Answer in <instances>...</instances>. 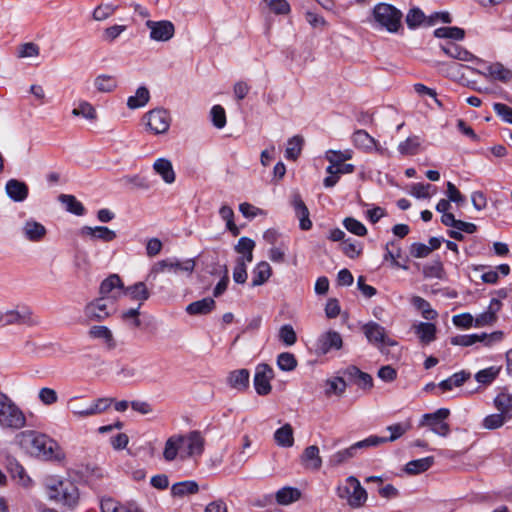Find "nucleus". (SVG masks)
Here are the masks:
<instances>
[{
    "label": "nucleus",
    "instance_id": "17",
    "mask_svg": "<svg viewBox=\"0 0 512 512\" xmlns=\"http://www.w3.org/2000/svg\"><path fill=\"white\" fill-rule=\"evenodd\" d=\"M343 376L352 384L361 389H371L373 379L370 374L361 371L358 367L351 365L342 371Z\"/></svg>",
    "mask_w": 512,
    "mask_h": 512
},
{
    "label": "nucleus",
    "instance_id": "57",
    "mask_svg": "<svg viewBox=\"0 0 512 512\" xmlns=\"http://www.w3.org/2000/svg\"><path fill=\"white\" fill-rule=\"evenodd\" d=\"M277 365L282 371H292L297 367V360L294 354L283 352L277 357Z\"/></svg>",
    "mask_w": 512,
    "mask_h": 512
},
{
    "label": "nucleus",
    "instance_id": "21",
    "mask_svg": "<svg viewBox=\"0 0 512 512\" xmlns=\"http://www.w3.org/2000/svg\"><path fill=\"white\" fill-rule=\"evenodd\" d=\"M342 347V337L336 331H328L320 336L317 342V350L322 354H327L331 349H340Z\"/></svg>",
    "mask_w": 512,
    "mask_h": 512
},
{
    "label": "nucleus",
    "instance_id": "2",
    "mask_svg": "<svg viewBox=\"0 0 512 512\" xmlns=\"http://www.w3.org/2000/svg\"><path fill=\"white\" fill-rule=\"evenodd\" d=\"M26 441L30 443V453L46 460H60L63 457L58 444L45 434L34 431L22 433Z\"/></svg>",
    "mask_w": 512,
    "mask_h": 512
},
{
    "label": "nucleus",
    "instance_id": "5",
    "mask_svg": "<svg viewBox=\"0 0 512 512\" xmlns=\"http://www.w3.org/2000/svg\"><path fill=\"white\" fill-rule=\"evenodd\" d=\"M195 268V261L193 259H188L184 262H180L178 260L164 259L155 263L150 272L148 273L146 280L154 281L158 274L163 273L165 271L178 273L180 271L192 273Z\"/></svg>",
    "mask_w": 512,
    "mask_h": 512
},
{
    "label": "nucleus",
    "instance_id": "45",
    "mask_svg": "<svg viewBox=\"0 0 512 512\" xmlns=\"http://www.w3.org/2000/svg\"><path fill=\"white\" fill-rule=\"evenodd\" d=\"M59 201L66 206L67 211L75 215L82 216L85 213L84 206L73 195L61 194Z\"/></svg>",
    "mask_w": 512,
    "mask_h": 512
},
{
    "label": "nucleus",
    "instance_id": "26",
    "mask_svg": "<svg viewBox=\"0 0 512 512\" xmlns=\"http://www.w3.org/2000/svg\"><path fill=\"white\" fill-rule=\"evenodd\" d=\"M123 295L128 296L131 300L139 302V307L149 299L150 291L145 282H136L133 285L124 287Z\"/></svg>",
    "mask_w": 512,
    "mask_h": 512
},
{
    "label": "nucleus",
    "instance_id": "10",
    "mask_svg": "<svg viewBox=\"0 0 512 512\" xmlns=\"http://www.w3.org/2000/svg\"><path fill=\"white\" fill-rule=\"evenodd\" d=\"M1 322L4 325H37L32 310L28 306H17L15 309L2 312Z\"/></svg>",
    "mask_w": 512,
    "mask_h": 512
},
{
    "label": "nucleus",
    "instance_id": "39",
    "mask_svg": "<svg viewBox=\"0 0 512 512\" xmlns=\"http://www.w3.org/2000/svg\"><path fill=\"white\" fill-rule=\"evenodd\" d=\"M496 409L505 414L509 419L512 418V394L503 391L494 399Z\"/></svg>",
    "mask_w": 512,
    "mask_h": 512
},
{
    "label": "nucleus",
    "instance_id": "34",
    "mask_svg": "<svg viewBox=\"0 0 512 512\" xmlns=\"http://www.w3.org/2000/svg\"><path fill=\"white\" fill-rule=\"evenodd\" d=\"M272 269L269 263L262 261L252 271L251 285L253 287L264 284L271 276Z\"/></svg>",
    "mask_w": 512,
    "mask_h": 512
},
{
    "label": "nucleus",
    "instance_id": "60",
    "mask_svg": "<svg viewBox=\"0 0 512 512\" xmlns=\"http://www.w3.org/2000/svg\"><path fill=\"white\" fill-rule=\"evenodd\" d=\"M444 274L443 264L439 260H435L430 264H427L423 268V275L426 278H438L441 279Z\"/></svg>",
    "mask_w": 512,
    "mask_h": 512
},
{
    "label": "nucleus",
    "instance_id": "25",
    "mask_svg": "<svg viewBox=\"0 0 512 512\" xmlns=\"http://www.w3.org/2000/svg\"><path fill=\"white\" fill-rule=\"evenodd\" d=\"M474 71L485 77H491L501 82H509L512 79V71L499 62L489 65L485 72L476 69Z\"/></svg>",
    "mask_w": 512,
    "mask_h": 512
},
{
    "label": "nucleus",
    "instance_id": "19",
    "mask_svg": "<svg viewBox=\"0 0 512 512\" xmlns=\"http://www.w3.org/2000/svg\"><path fill=\"white\" fill-rule=\"evenodd\" d=\"M291 205L293 206L294 212L299 219L300 228L304 231L310 230L312 227V221L309 218L310 213L299 193L293 194Z\"/></svg>",
    "mask_w": 512,
    "mask_h": 512
},
{
    "label": "nucleus",
    "instance_id": "20",
    "mask_svg": "<svg viewBox=\"0 0 512 512\" xmlns=\"http://www.w3.org/2000/svg\"><path fill=\"white\" fill-rule=\"evenodd\" d=\"M226 382L232 389L244 392L249 388L250 373L244 368L233 370L228 374Z\"/></svg>",
    "mask_w": 512,
    "mask_h": 512
},
{
    "label": "nucleus",
    "instance_id": "6",
    "mask_svg": "<svg viewBox=\"0 0 512 512\" xmlns=\"http://www.w3.org/2000/svg\"><path fill=\"white\" fill-rule=\"evenodd\" d=\"M450 415L447 408H440L434 413L424 414L421 418L419 426H427L435 434L446 437L450 433V426L444 420Z\"/></svg>",
    "mask_w": 512,
    "mask_h": 512
},
{
    "label": "nucleus",
    "instance_id": "36",
    "mask_svg": "<svg viewBox=\"0 0 512 512\" xmlns=\"http://www.w3.org/2000/svg\"><path fill=\"white\" fill-rule=\"evenodd\" d=\"M434 463V457L428 456L425 458L412 460L405 466V471L411 475H417L427 471Z\"/></svg>",
    "mask_w": 512,
    "mask_h": 512
},
{
    "label": "nucleus",
    "instance_id": "4",
    "mask_svg": "<svg viewBox=\"0 0 512 512\" xmlns=\"http://www.w3.org/2000/svg\"><path fill=\"white\" fill-rule=\"evenodd\" d=\"M375 21L388 32L395 33L401 27L402 12L387 3H379L374 7Z\"/></svg>",
    "mask_w": 512,
    "mask_h": 512
},
{
    "label": "nucleus",
    "instance_id": "33",
    "mask_svg": "<svg viewBox=\"0 0 512 512\" xmlns=\"http://www.w3.org/2000/svg\"><path fill=\"white\" fill-rule=\"evenodd\" d=\"M274 440L278 446L289 448L294 444L293 428L289 423H286L274 433Z\"/></svg>",
    "mask_w": 512,
    "mask_h": 512
},
{
    "label": "nucleus",
    "instance_id": "3",
    "mask_svg": "<svg viewBox=\"0 0 512 512\" xmlns=\"http://www.w3.org/2000/svg\"><path fill=\"white\" fill-rule=\"evenodd\" d=\"M26 424L22 409L6 394L0 393V426L4 429L20 430Z\"/></svg>",
    "mask_w": 512,
    "mask_h": 512
},
{
    "label": "nucleus",
    "instance_id": "46",
    "mask_svg": "<svg viewBox=\"0 0 512 512\" xmlns=\"http://www.w3.org/2000/svg\"><path fill=\"white\" fill-rule=\"evenodd\" d=\"M412 304L421 312L423 318L426 320H434L438 316L437 312L432 309L429 302L420 296H414L412 298Z\"/></svg>",
    "mask_w": 512,
    "mask_h": 512
},
{
    "label": "nucleus",
    "instance_id": "38",
    "mask_svg": "<svg viewBox=\"0 0 512 512\" xmlns=\"http://www.w3.org/2000/svg\"><path fill=\"white\" fill-rule=\"evenodd\" d=\"M470 373L466 371H460L457 373H454L451 377L441 381L439 383V388L443 391H449L452 390L453 387H460L464 384L466 380L470 378Z\"/></svg>",
    "mask_w": 512,
    "mask_h": 512
},
{
    "label": "nucleus",
    "instance_id": "52",
    "mask_svg": "<svg viewBox=\"0 0 512 512\" xmlns=\"http://www.w3.org/2000/svg\"><path fill=\"white\" fill-rule=\"evenodd\" d=\"M40 54V47L34 42L22 43L17 47L18 58H36Z\"/></svg>",
    "mask_w": 512,
    "mask_h": 512
},
{
    "label": "nucleus",
    "instance_id": "14",
    "mask_svg": "<svg viewBox=\"0 0 512 512\" xmlns=\"http://www.w3.org/2000/svg\"><path fill=\"white\" fill-rule=\"evenodd\" d=\"M146 26L150 29V38L154 41H168L175 33V26L171 21H152L148 20Z\"/></svg>",
    "mask_w": 512,
    "mask_h": 512
},
{
    "label": "nucleus",
    "instance_id": "44",
    "mask_svg": "<svg viewBox=\"0 0 512 512\" xmlns=\"http://www.w3.org/2000/svg\"><path fill=\"white\" fill-rule=\"evenodd\" d=\"M300 497V491L292 487H284L276 493V500L281 505H289L297 501Z\"/></svg>",
    "mask_w": 512,
    "mask_h": 512
},
{
    "label": "nucleus",
    "instance_id": "42",
    "mask_svg": "<svg viewBox=\"0 0 512 512\" xmlns=\"http://www.w3.org/2000/svg\"><path fill=\"white\" fill-rule=\"evenodd\" d=\"M254 240L248 237H241L235 246V251L241 254L245 262L250 263L253 260Z\"/></svg>",
    "mask_w": 512,
    "mask_h": 512
},
{
    "label": "nucleus",
    "instance_id": "30",
    "mask_svg": "<svg viewBox=\"0 0 512 512\" xmlns=\"http://www.w3.org/2000/svg\"><path fill=\"white\" fill-rule=\"evenodd\" d=\"M183 439L182 435H173L166 440L163 457L166 461L176 459L178 452L182 454Z\"/></svg>",
    "mask_w": 512,
    "mask_h": 512
},
{
    "label": "nucleus",
    "instance_id": "50",
    "mask_svg": "<svg viewBox=\"0 0 512 512\" xmlns=\"http://www.w3.org/2000/svg\"><path fill=\"white\" fill-rule=\"evenodd\" d=\"M420 145V137L412 136L401 142L398 146V150L402 155H415L418 152Z\"/></svg>",
    "mask_w": 512,
    "mask_h": 512
},
{
    "label": "nucleus",
    "instance_id": "16",
    "mask_svg": "<svg viewBox=\"0 0 512 512\" xmlns=\"http://www.w3.org/2000/svg\"><path fill=\"white\" fill-rule=\"evenodd\" d=\"M105 297H99L88 303L84 308V314L91 321H103L110 316V311Z\"/></svg>",
    "mask_w": 512,
    "mask_h": 512
},
{
    "label": "nucleus",
    "instance_id": "54",
    "mask_svg": "<svg viewBox=\"0 0 512 512\" xmlns=\"http://www.w3.org/2000/svg\"><path fill=\"white\" fill-rule=\"evenodd\" d=\"M101 512H131L112 497H103L100 501Z\"/></svg>",
    "mask_w": 512,
    "mask_h": 512
},
{
    "label": "nucleus",
    "instance_id": "64",
    "mask_svg": "<svg viewBox=\"0 0 512 512\" xmlns=\"http://www.w3.org/2000/svg\"><path fill=\"white\" fill-rule=\"evenodd\" d=\"M344 227L351 233L357 236H365L367 234L366 227L357 219L347 217L343 221Z\"/></svg>",
    "mask_w": 512,
    "mask_h": 512
},
{
    "label": "nucleus",
    "instance_id": "61",
    "mask_svg": "<svg viewBox=\"0 0 512 512\" xmlns=\"http://www.w3.org/2000/svg\"><path fill=\"white\" fill-rule=\"evenodd\" d=\"M346 380L345 377H336L331 380H327V389L326 394H336V395H342L346 389Z\"/></svg>",
    "mask_w": 512,
    "mask_h": 512
},
{
    "label": "nucleus",
    "instance_id": "62",
    "mask_svg": "<svg viewBox=\"0 0 512 512\" xmlns=\"http://www.w3.org/2000/svg\"><path fill=\"white\" fill-rule=\"evenodd\" d=\"M121 182L126 186H132L139 189L147 190L150 188L149 181L140 175H126L121 178Z\"/></svg>",
    "mask_w": 512,
    "mask_h": 512
},
{
    "label": "nucleus",
    "instance_id": "49",
    "mask_svg": "<svg viewBox=\"0 0 512 512\" xmlns=\"http://www.w3.org/2000/svg\"><path fill=\"white\" fill-rule=\"evenodd\" d=\"M485 337H487L486 333H482L480 335H478V334L458 335V336L451 338V344L468 347V346L474 345L477 342L485 341Z\"/></svg>",
    "mask_w": 512,
    "mask_h": 512
},
{
    "label": "nucleus",
    "instance_id": "18",
    "mask_svg": "<svg viewBox=\"0 0 512 512\" xmlns=\"http://www.w3.org/2000/svg\"><path fill=\"white\" fill-rule=\"evenodd\" d=\"M80 235L82 237L88 238L92 241L100 240L102 242H111L116 239L117 234L115 231L109 229L106 226H83L80 229Z\"/></svg>",
    "mask_w": 512,
    "mask_h": 512
},
{
    "label": "nucleus",
    "instance_id": "40",
    "mask_svg": "<svg viewBox=\"0 0 512 512\" xmlns=\"http://www.w3.org/2000/svg\"><path fill=\"white\" fill-rule=\"evenodd\" d=\"M415 333L422 343L429 344L435 340L436 326L432 323L421 322L415 326Z\"/></svg>",
    "mask_w": 512,
    "mask_h": 512
},
{
    "label": "nucleus",
    "instance_id": "8",
    "mask_svg": "<svg viewBox=\"0 0 512 512\" xmlns=\"http://www.w3.org/2000/svg\"><path fill=\"white\" fill-rule=\"evenodd\" d=\"M341 498H347L348 503L353 507L361 506L367 499V493L360 482L354 476L346 480V485L338 489Z\"/></svg>",
    "mask_w": 512,
    "mask_h": 512
},
{
    "label": "nucleus",
    "instance_id": "37",
    "mask_svg": "<svg viewBox=\"0 0 512 512\" xmlns=\"http://www.w3.org/2000/svg\"><path fill=\"white\" fill-rule=\"evenodd\" d=\"M353 143L364 150L370 151L372 149L378 150L376 140L370 136L365 130H357L353 134Z\"/></svg>",
    "mask_w": 512,
    "mask_h": 512
},
{
    "label": "nucleus",
    "instance_id": "53",
    "mask_svg": "<svg viewBox=\"0 0 512 512\" xmlns=\"http://www.w3.org/2000/svg\"><path fill=\"white\" fill-rule=\"evenodd\" d=\"M411 428L410 423H395L389 425L386 430L391 433L389 437H383L385 439V443L393 442L403 436L409 429Z\"/></svg>",
    "mask_w": 512,
    "mask_h": 512
},
{
    "label": "nucleus",
    "instance_id": "51",
    "mask_svg": "<svg viewBox=\"0 0 512 512\" xmlns=\"http://www.w3.org/2000/svg\"><path fill=\"white\" fill-rule=\"evenodd\" d=\"M434 36L437 38L462 40L465 36V31L459 27H441L434 31Z\"/></svg>",
    "mask_w": 512,
    "mask_h": 512
},
{
    "label": "nucleus",
    "instance_id": "15",
    "mask_svg": "<svg viewBox=\"0 0 512 512\" xmlns=\"http://www.w3.org/2000/svg\"><path fill=\"white\" fill-rule=\"evenodd\" d=\"M362 329L368 341L374 345L393 346L396 344L395 341L387 337L385 328L376 322H368Z\"/></svg>",
    "mask_w": 512,
    "mask_h": 512
},
{
    "label": "nucleus",
    "instance_id": "27",
    "mask_svg": "<svg viewBox=\"0 0 512 512\" xmlns=\"http://www.w3.org/2000/svg\"><path fill=\"white\" fill-rule=\"evenodd\" d=\"M302 464L306 469L317 471L322 466V458L319 455V448L311 445L305 448L301 455Z\"/></svg>",
    "mask_w": 512,
    "mask_h": 512
},
{
    "label": "nucleus",
    "instance_id": "1",
    "mask_svg": "<svg viewBox=\"0 0 512 512\" xmlns=\"http://www.w3.org/2000/svg\"><path fill=\"white\" fill-rule=\"evenodd\" d=\"M50 500L55 501L69 509L78 504L79 492L77 486L70 480L49 479L46 484Z\"/></svg>",
    "mask_w": 512,
    "mask_h": 512
},
{
    "label": "nucleus",
    "instance_id": "31",
    "mask_svg": "<svg viewBox=\"0 0 512 512\" xmlns=\"http://www.w3.org/2000/svg\"><path fill=\"white\" fill-rule=\"evenodd\" d=\"M154 171L159 174L165 183L172 184L175 181V172L170 160L159 158L153 164Z\"/></svg>",
    "mask_w": 512,
    "mask_h": 512
},
{
    "label": "nucleus",
    "instance_id": "59",
    "mask_svg": "<svg viewBox=\"0 0 512 512\" xmlns=\"http://www.w3.org/2000/svg\"><path fill=\"white\" fill-rule=\"evenodd\" d=\"M351 157H352L351 152L348 150H346V151L329 150L326 152V159L330 163L329 166H334V168L337 165L344 163L346 160L351 159Z\"/></svg>",
    "mask_w": 512,
    "mask_h": 512
},
{
    "label": "nucleus",
    "instance_id": "58",
    "mask_svg": "<svg viewBox=\"0 0 512 512\" xmlns=\"http://www.w3.org/2000/svg\"><path fill=\"white\" fill-rule=\"evenodd\" d=\"M74 116H82L88 120H95L97 115L94 107L87 101H81L78 107L72 110Z\"/></svg>",
    "mask_w": 512,
    "mask_h": 512
},
{
    "label": "nucleus",
    "instance_id": "12",
    "mask_svg": "<svg viewBox=\"0 0 512 512\" xmlns=\"http://www.w3.org/2000/svg\"><path fill=\"white\" fill-rule=\"evenodd\" d=\"M75 399H70L68 401V408L71 410V412L81 418L89 417L93 415L100 414L107 410L111 403L113 402L112 398H98L95 400L92 404L86 407V409H78L77 406L74 404Z\"/></svg>",
    "mask_w": 512,
    "mask_h": 512
},
{
    "label": "nucleus",
    "instance_id": "24",
    "mask_svg": "<svg viewBox=\"0 0 512 512\" xmlns=\"http://www.w3.org/2000/svg\"><path fill=\"white\" fill-rule=\"evenodd\" d=\"M22 233L27 240L31 242H38L45 237L47 231L41 223L30 219L24 223Z\"/></svg>",
    "mask_w": 512,
    "mask_h": 512
},
{
    "label": "nucleus",
    "instance_id": "43",
    "mask_svg": "<svg viewBox=\"0 0 512 512\" xmlns=\"http://www.w3.org/2000/svg\"><path fill=\"white\" fill-rule=\"evenodd\" d=\"M199 486L195 481H183L175 483L171 488V493L176 497H183L197 493Z\"/></svg>",
    "mask_w": 512,
    "mask_h": 512
},
{
    "label": "nucleus",
    "instance_id": "32",
    "mask_svg": "<svg viewBox=\"0 0 512 512\" xmlns=\"http://www.w3.org/2000/svg\"><path fill=\"white\" fill-rule=\"evenodd\" d=\"M215 308V301L213 298L207 297L201 300L190 303L186 307V312L189 315H206Z\"/></svg>",
    "mask_w": 512,
    "mask_h": 512
},
{
    "label": "nucleus",
    "instance_id": "23",
    "mask_svg": "<svg viewBox=\"0 0 512 512\" xmlns=\"http://www.w3.org/2000/svg\"><path fill=\"white\" fill-rule=\"evenodd\" d=\"M501 302L498 298H493L490 302L488 310L479 314L475 320L476 327L492 325L497 320V312L501 309Z\"/></svg>",
    "mask_w": 512,
    "mask_h": 512
},
{
    "label": "nucleus",
    "instance_id": "22",
    "mask_svg": "<svg viewBox=\"0 0 512 512\" xmlns=\"http://www.w3.org/2000/svg\"><path fill=\"white\" fill-rule=\"evenodd\" d=\"M441 49L451 58L465 62L475 61L477 63H482L481 59L475 57L472 53L453 42H448L445 45H441Z\"/></svg>",
    "mask_w": 512,
    "mask_h": 512
},
{
    "label": "nucleus",
    "instance_id": "35",
    "mask_svg": "<svg viewBox=\"0 0 512 512\" xmlns=\"http://www.w3.org/2000/svg\"><path fill=\"white\" fill-rule=\"evenodd\" d=\"M358 454L357 450L354 448V445L352 444L348 448L339 450L332 454L328 459V464L332 467H338L346 462H348L350 459L356 457Z\"/></svg>",
    "mask_w": 512,
    "mask_h": 512
},
{
    "label": "nucleus",
    "instance_id": "28",
    "mask_svg": "<svg viewBox=\"0 0 512 512\" xmlns=\"http://www.w3.org/2000/svg\"><path fill=\"white\" fill-rule=\"evenodd\" d=\"M88 335L90 338L102 340L108 349H114L116 347L112 331L106 326H92L88 331Z\"/></svg>",
    "mask_w": 512,
    "mask_h": 512
},
{
    "label": "nucleus",
    "instance_id": "7",
    "mask_svg": "<svg viewBox=\"0 0 512 512\" xmlns=\"http://www.w3.org/2000/svg\"><path fill=\"white\" fill-rule=\"evenodd\" d=\"M143 120L147 128L154 134H164L169 130L171 117L164 108H156L145 113Z\"/></svg>",
    "mask_w": 512,
    "mask_h": 512
},
{
    "label": "nucleus",
    "instance_id": "63",
    "mask_svg": "<svg viewBox=\"0 0 512 512\" xmlns=\"http://www.w3.org/2000/svg\"><path fill=\"white\" fill-rule=\"evenodd\" d=\"M211 121L213 125L222 129L226 125V113L221 105H214L210 111Z\"/></svg>",
    "mask_w": 512,
    "mask_h": 512
},
{
    "label": "nucleus",
    "instance_id": "41",
    "mask_svg": "<svg viewBox=\"0 0 512 512\" xmlns=\"http://www.w3.org/2000/svg\"><path fill=\"white\" fill-rule=\"evenodd\" d=\"M150 100L149 90L145 86H141L136 90L134 96H130L127 100V106L130 109L144 107Z\"/></svg>",
    "mask_w": 512,
    "mask_h": 512
},
{
    "label": "nucleus",
    "instance_id": "55",
    "mask_svg": "<svg viewBox=\"0 0 512 512\" xmlns=\"http://www.w3.org/2000/svg\"><path fill=\"white\" fill-rule=\"evenodd\" d=\"M219 214L221 218L226 221L227 229L233 234V236H237L240 231L233 221L234 212L232 208L227 205H223L219 210Z\"/></svg>",
    "mask_w": 512,
    "mask_h": 512
},
{
    "label": "nucleus",
    "instance_id": "56",
    "mask_svg": "<svg viewBox=\"0 0 512 512\" xmlns=\"http://www.w3.org/2000/svg\"><path fill=\"white\" fill-rule=\"evenodd\" d=\"M94 84L100 92H111L117 87V81L109 75H99L96 77Z\"/></svg>",
    "mask_w": 512,
    "mask_h": 512
},
{
    "label": "nucleus",
    "instance_id": "11",
    "mask_svg": "<svg viewBox=\"0 0 512 512\" xmlns=\"http://www.w3.org/2000/svg\"><path fill=\"white\" fill-rule=\"evenodd\" d=\"M274 378V370L266 363L257 365L254 375V387L258 395H268L272 386L270 381Z\"/></svg>",
    "mask_w": 512,
    "mask_h": 512
},
{
    "label": "nucleus",
    "instance_id": "13",
    "mask_svg": "<svg viewBox=\"0 0 512 512\" xmlns=\"http://www.w3.org/2000/svg\"><path fill=\"white\" fill-rule=\"evenodd\" d=\"M124 285L121 278L117 274H112L102 281L100 285V295L114 303L123 295Z\"/></svg>",
    "mask_w": 512,
    "mask_h": 512
},
{
    "label": "nucleus",
    "instance_id": "9",
    "mask_svg": "<svg viewBox=\"0 0 512 512\" xmlns=\"http://www.w3.org/2000/svg\"><path fill=\"white\" fill-rule=\"evenodd\" d=\"M183 445L181 458L199 457L204 452L205 438L198 430L182 435Z\"/></svg>",
    "mask_w": 512,
    "mask_h": 512
},
{
    "label": "nucleus",
    "instance_id": "48",
    "mask_svg": "<svg viewBox=\"0 0 512 512\" xmlns=\"http://www.w3.org/2000/svg\"><path fill=\"white\" fill-rule=\"evenodd\" d=\"M501 367L491 366L476 373L475 379L483 385L491 384L499 375Z\"/></svg>",
    "mask_w": 512,
    "mask_h": 512
},
{
    "label": "nucleus",
    "instance_id": "47",
    "mask_svg": "<svg viewBox=\"0 0 512 512\" xmlns=\"http://www.w3.org/2000/svg\"><path fill=\"white\" fill-rule=\"evenodd\" d=\"M304 139L301 136H294L289 139L287 148L285 150V156L287 159L296 160L302 151Z\"/></svg>",
    "mask_w": 512,
    "mask_h": 512
},
{
    "label": "nucleus",
    "instance_id": "29",
    "mask_svg": "<svg viewBox=\"0 0 512 512\" xmlns=\"http://www.w3.org/2000/svg\"><path fill=\"white\" fill-rule=\"evenodd\" d=\"M5 188L8 196L16 202H22L28 196V186L22 181L11 179Z\"/></svg>",
    "mask_w": 512,
    "mask_h": 512
}]
</instances>
